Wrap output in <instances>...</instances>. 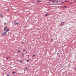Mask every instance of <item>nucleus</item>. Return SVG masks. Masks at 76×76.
I'll return each instance as SVG.
<instances>
[{
  "label": "nucleus",
  "instance_id": "nucleus-1",
  "mask_svg": "<svg viewBox=\"0 0 76 76\" xmlns=\"http://www.w3.org/2000/svg\"><path fill=\"white\" fill-rule=\"evenodd\" d=\"M7 34V32L6 31H4L3 34H2V35L3 36V35H6Z\"/></svg>",
  "mask_w": 76,
  "mask_h": 76
},
{
  "label": "nucleus",
  "instance_id": "nucleus-2",
  "mask_svg": "<svg viewBox=\"0 0 76 76\" xmlns=\"http://www.w3.org/2000/svg\"><path fill=\"white\" fill-rule=\"evenodd\" d=\"M7 29V27H5L4 28V31H6V30Z\"/></svg>",
  "mask_w": 76,
  "mask_h": 76
},
{
  "label": "nucleus",
  "instance_id": "nucleus-3",
  "mask_svg": "<svg viewBox=\"0 0 76 76\" xmlns=\"http://www.w3.org/2000/svg\"><path fill=\"white\" fill-rule=\"evenodd\" d=\"M67 6H64V7H62V8H66V7H67Z\"/></svg>",
  "mask_w": 76,
  "mask_h": 76
},
{
  "label": "nucleus",
  "instance_id": "nucleus-4",
  "mask_svg": "<svg viewBox=\"0 0 76 76\" xmlns=\"http://www.w3.org/2000/svg\"><path fill=\"white\" fill-rule=\"evenodd\" d=\"M49 14L48 13L46 14L45 15V16H48Z\"/></svg>",
  "mask_w": 76,
  "mask_h": 76
},
{
  "label": "nucleus",
  "instance_id": "nucleus-5",
  "mask_svg": "<svg viewBox=\"0 0 76 76\" xmlns=\"http://www.w3.org/2000/svg\"><path fill=\"white\" fill-rule=\"evenodd\" d=\"M9 31V28H7L6 30V32H8Z\"/></svg>",
  "mask_w": 76,
  "mask_h": 76
},
{
  "label": "nucleus",
  "instance_id": "nucleus-6",
  "mask_svg": "<svg viewBox=\"0 0 76 76\" xmlns=\"http://www.w3.org/2000/svg\"><path fill=\"white\" fill-rule=\"evenodd\" d=\"M37 1L38 3H39V2H41V1H38V0H37Z\"/></svg>",
  "mask_w": 76,
  "mask_h": 76
},
{
  "label": "nucleus",
  "instance_id": "nucleus-7",
  "mask_svg": "<svg viewBox=\"0 0 76 76\" xmlns=\"http://www.w3.org/2000/svg\"><path fill=\"white\" fill-rule=\"evenodd\" d=\"M3 16L2 15H1V18H3Z\"/></svg>",
  "mask_w": 76,
  "mask_h": 76
},
{
  "label": "nucleus",
  "instance_id": "nucleus-8",
  "mask_svg": "<svg viewBox=\"0 0 76 76\" xmlns=\"http://www.w3.org/2000/svg\"><path fill=\"white\" fill-rule=\"evenodd\" d=\"M15 73H16V72H12V74H14Z\"/></svg>",
  "mask_w": 76,
  "mask_h": 76
},
{
  "label": "nucleus",
  "instance_id": "nucleus-9",
  "mask_svg": "<svg viewBox=\"0 0 76 76\" xmlns=\"http://www.w3.org/2000/svg\"><path fill=\"white\" fill-rule=\"evenodd\" d=\"M15 25H18V23H15Z\"/></svg>",
  "mask_w": 76,
  "mask_h": 76
},
{
  "label": "nucleus",
  "instance_id": "nucleus-10",
  "mask_svg": "<svg viewBox=\"0 0 76 76\" xmlns=\"http://www.w3.org/2000/svg\"><path fill=\"white\" fill-rule=\"evenodd\" d=\"M10 57H8L7 58V59H8V58H10Z\"/></svg>",
  "mask_w": 76,
  "mask_h": 76
},
{
  "label": "nucleus",
  "instance_id": "nucleus-11",
  "mask_svg": "<svg viewBox=\"0 0 76 76\" xmlns=\"http://www.w3.org/2000/svg\"><path fill=\"white\" fill-rule=\"evenodd\" d=\"M36 56V55H34L33 56H32V57H34V56Z\"/></svg>",
  "mask_w": 76,
  "mask_h": 76
},
{
  "label": "nucleus",
  "instance_id": "nucleus-12",
  "mask_svg": "<svg viewBox=\"0 0 76 76\" xmlns=\"http://www.w3.org/2000/svg\"><path fill=\"white\" fill-rule=\"evenodd\" d=\"M64 24H61V26H63Z\"/></svg>",
  "mask_w": 76,
  "mask_h": 76
},
{
  "label": "nucleus",
  "instance_id": "nucleus-13",
  "mask_svg": "<svg viewBox=\"0 0 76 76\" xmlns=\"http://www.w3.org/2000/svg\"><path fill=\"white\" fill-rule=\"evenodd\" d=\"M51 41H52V42L53 41V39H51Z\"/></svg>",
  "mask_w": 76,
  "mask_h": 76
},
{
  "label": "nucleus",
  "instance_id": "nucleus-14",
  "mask_svg": "<svg viewBox=\"0 0 76 76\" xmlns=\"http://www.w3.org/2000/svg\"><path fill=\"white\" fill-rule=\"evenodd\" d=\"M20 50H19L18 51V53H20Z\"/></svg>",
  "mask_w": 76,
  "mask_h": 76
},
{
  "label": "nucleus",
  "instance_id": "nucleus-15",
  "mask_svg": "<svg viewBox=\"0 0 76 76\" xmlns=\"http://www.w3.org/2000/svg\"><path fill=\"white\" fill-rule=\"evenodd\" d=\"M53 3H55V1H53V2H52Z\"/></svg>",
  "mask_w": 76,
  "mask_h": 76
},
{
  "label": "nucleus",
  "instance_id": "nucleus-16",
  "mask_svg": "<svg viewBox=\"0 0 76 76\" xmlns=\"http://www.w3.org/2000/svg\"><path fill=\"white\" fill-rule=\"evenodd\" d=\"M20 62H21V63H22L23 62V61H20Z\"/></svg>",
  "mask_w": 76,
  "mask_h": 76
},
{
  "label": "nucleus",
  "instance_id": "nucleus-17",
  "mask_svg": "<svg viewBox=\"0 0 76 76\" xmlns=\"http://www.w3.org/2000/svg\"><path fill=\"white\" fill-rule=\"evenodd\" d=\"M29 61V60H28L27 61V62H28V61Z\"/></svg>",
  "mask_w": 76,
  "mask_h": 76
},
{
  "label": "nucleus",
  "instance_id": "nucleus-18",
  "mask_svg": "<svg viewBox=\"0 0 76 76\" xmlns=\"http://www.w3.org/2000/svg\"><path fill=\"white\" fill-rule=\"evenodd\" d=\"M68 1H65V2H67Z\"/></svg>",
  "mask_w": 76,
  "mask_h": 76
},
{
  "label": "nucleus",
  "instance_id": "nucleus-19",
  "mask_svg": "<svg viewBox=\"0 0 76 76\" xmlns=\"http://www.w3.org/2000/svg\"><path fill=\"white\" fill-rule=\"evenodd\" d=\"M26 70H27V69H28V68L26 67Z\"/></svg>",
  "mask_w": 76,
  "mask_h": 76
},
{
  "label": "nucleus",
  "instance_id": "nucleus-20",
  "mask_svg": "<svg viewBox=\"0 0 76 76\" xmlns=\"http://www.w3.org/2000/svg\"><path fill=\"white\" fill-rule=\"evenodd\" d=\"M74 69H75V70H76V68H75Z\"/></svg>",
  "mask_w": 76,
  "mask_h": 76
},
{
  "label": "nucleus",
  "instance_id": "nucleus-21",
  "mask_svg": "<svg viewBox=\"0 0 76 76\" xmlns=\"http://www.w3.org/2000/svg\"><path fill=\"white\" fill-rule=\"evenodd\" d=\"M10 75H7V76H10Z\"/></svg>",
  "mask_w": 76,
  "mask_h": 76
},
{
  "label": "nucleus",
  "instance_id": "nucleus-22",
  "mask_svg": "<svg viewBox=\"0 0 76 76\" xmlns=\"http://www.w3.org/2000/svg\"><path fill=\"white\" fill-rule=\"evenodd\" d=\"M16 21H15L14 23H16Z\"/></svg>",
  "mask_w": 76,
  "mask_h": 76
},
{
  "label": "nucleus",
  "instance_id": "nucleus-23",
  "mask_svg": "<svg viewBox=\"0 0 76 76\" xmlns=\"http://www.w3.org/2000/svg\"><path fill=\"white\" fill-rule=\"evenodd\" d=\"M4 24H5V25H6V24H7L6 23H5Z\"/></svg>",
  "mask_w": 76,
  "mask_h": 76
},
{
  "label": "nucleus",
  "instance_id": "nucleus-24",
  "mask_svg": "<svg viewBox=\"0 0 76 76\" xmlns=\"http://www.w3.org/2000/svg\"><path fill=\"white\" fill-rule=\"evenodd\" d=\"M9 11V9H8L7 10V11Z\"/></svg>",
  "mask_w": 76,
  "mask_h": 76
},
{
  "label": "nucleus",
  "instance_id": "nucleus-25",
  "mask_svg": "<svg viewBox=\"0 0 76 76\" xmlns=\"http://www.w3.org/2000/svg\"><path fill=\"white\" fill-rule=\"evenodd\" d=\"M64 3V2H61V3Z\"/></svg>",
  "mask_w": 76,
  "mask_h": 76
},
{
  "label": "nucleus",
  "instance_id": "nucleus-26",
  "mask_svg": "<svg viewBox=\"0 0 76 76\" xmlns=\"http://www.w3.org/2000/svg\"><path fill=\"white\" fill-rule=\"evenodd\" d=\"M48 3H50V2H48Z\"/></svg>",
  "mask_w": 76,
  "mask_h": 76
},
{
  "label": "nucleus",
  "instance_id": "nucleus-27",
  "mask_svg": "<svg viewBox=\"0 0 76 76\" xmlns=\"http://www.w3.org/2000/svg\"><path fill=\"white\" fill-rule=\"evenodd\" d=\"M23 55H24V54H23Z\"/></svg>",
  "mask_w": 76,
  "mask_h": 76
},
{
  "label": "nucleus",
  "instance_id": "nucleus-28",
  "mask_svg": "<svg viewBox=\"0 0 76 76\" xmlns=\"http://www.w3.org/2000/svg\"><path fill=\"white\" fill-rule=\"evenodd\" d=\"M24 51H25V50H24Z\"/></svg>",
  "mask_w": 76,
  "mask_h": 76
}]
</instances>
